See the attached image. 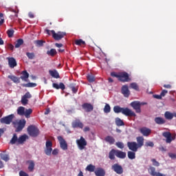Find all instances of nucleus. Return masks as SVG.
I'll list each match as a JSON object with an SVG mask.
<instances>
[{"instance_id":"nucleus-16","label":"nucleus","mask_w":176,"mask_h":176,"mask_svg":"<svg viewBox=\"0 0 176 176\" xmlns=\"http://www.w3.org/2000/svg\"><path fill=\"white\" fill-rule=\"evenodd\" d=\"M140 131L144 137H148L152 133V131L149 128L142 127L140 129Z\"/></svg>"},{"instance_id":"nucleus-13","label":"nucleus","mask_w":176,"mask_h":176,"mask_svg":"<svg viewBox=\"0 0 176 176\" xmlns=\"http://www.w3.org/2000/svg\"><path fill=\"white\" fill-rule=\"evenodd\" d=\"M25 123H27L25 120H24V119L20 120L19 122H18V126H17L15 131L16 133L21 131L23 130V127H25Z\"/></svg>"},{"instance_id":"nucleus-27","label":"nucleus","mask_w":176,"mask_h":176,"mask_svg":"<svg viewBox=\"0 0 176 176\" xmlns=\"http://www.w3.org/2000/svg\"><path fill=\"white\" fill-rule=\"evenodd\" d=\"M154 122L157 124H164V123H166V120H164V118H161V117H156L154 119Z\"/></svg>"},{"instance_id":"nucleus-2","label":"nucleus","mask_w":176,"mask_h":176,"mask_svg":"<svg viewBox=\"0 0 176 176\" xmlns=\"http://www.w3.org/2000/svg\"><path fill=\"white\" fill-rule=\"evenodd\" d=\"M113 111L115 113H122V115H125V116H133L135 117V113L134 111H131V109L126 107H120V106H115L113 107Z\"/></svg>"},{"instance_id":"nucleus-59","label":"nucleus","mask_w":176,"mask_h":176,"mask_svg":"<svg viewBox=\"0 0 176 176\" xmlns=\"http://www.w3.org/2000/svg\"><path fill=\"white\" fill-rule=\"evenodd\" d=\"M52 155H58V149L54 148V149L52 151Z\"/></svg>"},{"instance_id":"nucleus-29","label":"nucleus","mask_w":176,"mask_h":176,"mask_svg":"<svg viewBox=\"0 0 176 176\" xmlns=\"http://www.w3.org/2000/svg\"><path fill=\"white\" fill-rule=\"evenodd\" d=\"M23 43L24 40H23V38H19L14 43V47H16V49H19V47H20V46Z\"/></svg>"},{"instance_id":"nucleus-52","label":"nucleus","mask_w":176,"mask_h":176,"mask_svg":"<svg viewBox=\"0 0 176 176\" xmlns=\"http://www.w3.org/2000/svg\"><path fill=\"white\" fill-rule=\"evenodd\" d=\"M145 146L148 147L150 146L151 148H153V146H155V144L153 143V142H146L145 143Z\"/></svg>"},{"instance_id":"nucleus-23","label":"nucleus","mask_w":176,"mask_h":176,"mask_svg":"<svg viewBox=\"0 0 176 176\" xmlns=\"http://www.w3.org/2000/svg\"><path fill=\"white\" fill-rule=\"evenodd\" d=\"M116 157H118V159H126V152L116 150Z\"/></svg>"},{"instance_id":"nucleus-63","label":"nucleus","mask_w":176,"mask_h":176,"mask_svg":"<svg viewBox=\"0 0 176 176\" xmlns=\"http://www.w3.org/2000/svg\"><path fill=\"white\" fill-rule=\"evenodd\" d=\"M164 87H165V89H171V85H164Z\"/></svg>"},{"instance_id":"nucleus-11","label":"nucleus","mask_w":176,"mask_h":176,"mask_svg":"<svg viewBox=\"0 0 176 176\" xmlns=\"http://www.w3.org/2000/svg\"><path fill=\"white\" fill-rule=\"evenodd\" d=\"M118 80L120 82H130L129 74L126 72L119 73Z\"/></svg>"},{"instance_id":"nucleus-8","label":"nucleus","mask_w":176,"mask_h":176,"mask_svg":"<svg viewBox=\"0 0 176 176\" xmlns=\"http://www.w3.org/2000/svg\"><path fill=\"white\" fill-rule=\"evenodd\" d=\"M145 103H140V101H133L131 103V107L135 109L136 113H141V105Z\"/></svg>"},{"instance_id":"nucleus-44","label":"nucleus","mask_w":176,"mask_h":176,"mask_svg":"<svg viewBox=\"0 0 176 176\" xmlns=\"http://www.w3.org/2000/svg\"><path fill=\"white\" fill-rule=\"evenodd\" d=\"M69 89H72V92L74 93V94H76V93H78V88H76V87H75V85H74V84H70V85H69Z\"/></svg>"},{"instance_id":"nucleus-47","label":"nucleus","mask_w":176,"mask_h":176,"mask_svg":"<svg viewBox=\"0 0 176 176\" xmlns=\"http://www.w3.org/2000/svg\"><path fill=\"white\" fill-rule=\"evenodd\" d=\"M14 34V30L13 29H9L7 31V35L8 38H12Z\"/></svg>"},{"instance_id":"nucleus-55","label":"nucleus","mask_w":176,"mask_h":176,"mask_svg":"<svg viewBox=\"0 0 176 176\" xmlns=\"http://www.w3.org/2000/svg\"><path fill=\"white\" fill-rule=\"evenodd\" d=\"M111 76H113V78H118V79H119V74H116L115 72L111 73Z\"/></svg>"},{"instance_id":"nucleus-17","label":"nucleus","mask_w":176,"mask_h":176,"mask_svg":"<svg viewBox=\"0 0 176 176\" xmlns=\"http://www.w3.org/2000/svg\"><path fill=\"white\" fill-rule=\"evenodd\" d=\"M21 77L19 78L23 82H28V78H30V74L27 72V70H24L21 73Z\"/></svg>"},{"instance_id":"nucleus-4","label":"nucleus","mask_w":176,"mask_h":176,"mask_svg":"<svg viewBox=\"0 0 176 176\" xmlns=\"http://www.w3.org/2000/svg\"><path fill=\"white\" fill-rule=\"evenodd\" d=\"M25 140H27L26 135H23L18 138L17 134L14 133L11 140L10 141V144L12 145H14V144H24Z\"/></svg>"},{"instance_id":"nucleus-18","label":"nucleus","mask_w":176,"mask_h":176,"mask_svg":"<svg viewBox=\"0 0 176 176\" xmlns=\"http://www.w3.org/2000/svg\"><path fill=\"white\" fill-rule=\"evenodd\" d=\"M8 65L10 68H14V67H17V62H16V59L13 57L9 58Z\"/></svg>"},{"instance_id":"nucleus-9","label":"nucleus","mask_w":176,"mask_h":176,"mask_svg":"<svg viewBox=\"0 0 176 176\" xmlns=\"http://www.w3.org/2000/svg\"><path fill=\"white\" fill-rule=\"evenodd\" d=\"M111 170L116 174H118V175H120L124 173L123 167L119 164H113L111 166Z\"/></svg>"},{"instance_id":"nucleus-24","label":"nucleus","mask_w":176,"mask_h":176,"mask_svg":"<svg viewBox=\"0 0 176 176\" xmlns=\"http://www.w3.org/2000/svg\"><path fill=\"white\" fill-rule=\"evenodd\" d=\"M27 163H28L29 164L28 167L29 171H30V173H32V171H34V168H35V162H34L33 160H28L27 161Z\"/></svg>"},{"instance_id":"nucleus-35","label":"nucleus","mask_w":176,"mask_h":176,"mask_svg":"<svg viewBox=\"0 0 176 176\" xmlns=\"http://www.w3.org/2000/svg\"><path fill=\"white\" fill-rule=\"evenodd\" d=\"M9 79H11L14 83H20V78L15 76H8Z\"/></svg>"},{"instance_id":"nucleus-26","label":"nucleus","mask_w":176,"mask_h":176,"mask_svg":"<svg viewBox=\"0 0 176 176\" xmlns=\"http://www.w3.org/2000/svg\"><path fill=\"white\" fill-rule=\"evenodd\" d=\"M104 141L108 142L110 145H113L115 144V138L111 135H108L104 138Z\"/></svg>"},{"instance_id":"nucleus-50","label":"nucleus","mask_w":176,"mask_h":176,"mask_svg":"<svg viewBox=\"0 0 176 176\" xmlns=\"http://www.w3.org/2000/svg\"><path fill=\"white\" fill-rule=\"evenodd\" d=\"M116 145L118 146V148H120V149H123V148H124V144L122 142H116Z\"/></svg>"},{"instance_id":"nucleus-45","label":"nucleus","mask_w":176,"mask_h":176,"mask_svg":"<svg viewBox=\"0 0 176 176\" xmlns=\"http://www.w3.org/2000/svg\"><path fill=\"white\" fill-rule=\"evenodd\" d=\"M26 56L29 60H34L35 58V54L34 52H27Z\"/></svg>"},{"instance_id":"nucleus-49","label":"nucleus","mask_w":176,"mask_h":176,"mask_svg":"<svg viewBox=\"0 0 176 176\" xmlns=\"http://www.w3.org/2000/svg\"><path fill=\"white\" fill-rule=\"evenodd\" d=\"M21 102L23 105H27L28 104V99L22 96Z\"/></svg>"},{"instance_id":"nucleus-64","label":"nucleus","mask_w":176,"mask_h":176,"mask_svg":"<svg viewBox=\"0 0 176 176\" xmlns=\"http://www.w3.org/2000/svg\"><path fill=\"white\" fill-rule=\"evenodd\" d=\"M155 176H166V175L158 172L156 173Z\"/></svg>"},{"instance_id":"nucleus-41","label":"nucleus","mask_w":176,"mask_h":176,"mask_svg":"<svg viewBox=\"0 0 176 176\" xmlns=\"http://www.w3.org/2000/svg\"><path fill=\"white\" fill-rule=\"evenodd\" d=\"M128 157L131 160H133V159H135V151H128Z\"/></svg>"},{"instance_id":"nucleus-38","label":"nucleus","mask_w":176,"mask_h":176,"mask_svg":"<svg viewBox=\"0 0 176 176\" xmlns=\"http://www.w3.org/2000/svg\"><path fill=\"white\" fill-rule=\"evenodd\" d=\"M0 157L2 160H4V162H9V155L5 154V153H0Z\"/></svg>"},{"instance_id":"nucleus-43","label":"nucleus","mask_w":176,"mask_h":176,"mask_svg":"<svg viewBox=\"0 0 176 176\" xmlns=\"http://www.w3.org/2000/svg\"><path fill=\"white\" fill-rule=\"evenodd\" d=\"M75 44L77 45V46H85V45H86V42L82 40V38H80L78 40L75 41Z\"/></svg>"},{"instance_id":"nucleus-6","label":"nucleus","mask_w":176,"mask_h":176,"mask_svg":"<svg viewBox=\"0 0 176 176\" xmlns=\"http://www.w3.org/2000/svg\"><path fill=\"white\" fill-rule=\"evenodd\" d=\"M14 118V115L10 114L6 117H3L0 119V123L2 124H10L12 122H13V119Z\"/></svg>"},{"instance_id":"nucleus-39","label":"nucleus","mask_w":176,"mask_h":176,"mask_svg":"<svg viewBox=\"0 0 176 176\" xmlns=\"http://www.w3.org/2000/svg\"><path fill=\"white\" fill-rule=\"evenodd\" d=\"M87 79L89 83H93V82H96V78L93 74H88L87 76Z\"/></svg>"},{"instance_id":"nucleus-12","label":"nucleus","mask_w":176,"mask_h":176,"mask_svg":"<svg viewBox=\"0 0 176 176\" xmlns=\"http://www.w3.org/2000/svg\"><path fill=\"white\" fill-rule=\"evenodd\" d=\"M162 135L166 138V142L167 144H171V141H174V140H175V135L172 136L171 133L170 132H164Z\"/></svg>"},{"instance_id":"nucleus-20","label":"nucleus","mask_w":176,"mask_h":176,"mask_svg":"<svg viewBox=\"0 0 176 176\" xmlns=\"http://www.w3.org/2000/svg\"><path fill=\"white\" fill-rule=\"evenodd\" d=\"M49 74L52 78H54L55 79L60 78V74H58V72H57L56 69L49 70Z\"/></svg>"},{"instance_id":"nucleus-25","label":"nucleus","mask_w":176,"mask_h":176,"mask_svg":"<svg viewBox=\"0 0 176 176\" xmlns=\"http://www.w3.org/2000/svg\"><path fill=\"white\" fill-rule=\"evenodd\" d=\"M115 156H116V150L113 148L109 153V159H110V160H115V159H116Z\"/></svg>"},{"instance_id":"nucleus-42","label":"nucleus","mask_w":176,"mask_h":176,"mask_svg":"<svg viewBox=\"0 0 176 176\" xmlns=\"http://www.w3.org/2000/svg\"><path fill=\"white\" fill-rule=\"evenodd\" d=\"M53 151V148L52 147H45L44 152L47 156H50L52 155V152Z\"/></svg>"},{"instance_id":"nucleus-7","label":"nucleus","mask_w":176,"mask_h":176,"mask_svg":"<svg viewBox=\"0 0 176 176\" xmlns=\"http://www.w3.org/2000/svg\"><path fill=\"white\" fill-rule=\"evenodd\" d=\"M76 144L80 151H83V149H85V148L87 145V142L86 141L85 138H83V136H81L80 140H76Z\"/></svg>"},{"instance_id":"nucleus-57","label":"nucleus","mask_w":176,"mask_h":176,"mask_svg":"<svg viewBox=\"0 0 176 176\" xmlns=\"http://www.w3.org/2000/svg\"><path fill=\"white\" fill-rule=\"evenodd\" d=\"M168 156L169 157H170V159H176V154H174L173 153H169Z\"/></svg>"},{"instance_id":"nucleus-30","label":"nucleus","mask_w":176,"mask_h":176,"mask_svg":"<svg viewBox=\"0 0 176 176\" xmlns=\"http://www.w3.org/2000/svg\"><path fill=\"white\" fill-rule=\"evenodd\" d=\"M86 171H89V173H94L96 171V166L93 164H89L85 168Z\"/></svg>"},{"instance_id":"nucleus-53","label":"nucleus","mask_w":176,"mask_h":176,"mask_svg":"<svg viewBox=\"0 0 176 176\" xmlns=\"http://www.w3.org/2000/svg\"><path fill=\"white\" fill-rule=\"evenodd\" d=\"M53 143L50 140H47L45 143V148H52Z\"/></svg>"},{"instance_id":"nucleus-21","label":"nucleus","mask_w":176,"mask_h":176,"mask_svg":"<svg viewBox=\"0 0 176 176\" xmlns=\"http://www.w3.org/2000/svg\"><path fill=\"white\" fill-rule=\"evenodd\" d=\"M52 87L54 89H56V90H58V89H60L61 90H65V85L63 82H60L59 85L54 82L52 84Z\"/></svg>"},{"instance_id":"nucleus-10","label":"nucleus","mask_w":176,"mask_h":176,"mask_svg":"<svg viewBox=\"0 0 176 176\" xmlns=\"http://www.w3.org/2000/svg\"><path fill=\"white\" fill-rule=\"evenodd\" d=\"M57 140L59 142L61 149H63V151H67V149H68V144H67V141H65L63 136H58Z\"/></svg>"},{"instance_id":"nucleus-33","label":"nucleus","mask_w":176,"mask_h":176,"mask_svg":"<svg viewBox=\"0 0 176 176\" xmlns=\"http://www.w3.org/2000/svg\"><path fill=\"white\" fill-rule=\"evenodd\" d=\"M31 113H32V109H28L25 110V113L23 114V116L27 118V119H29V118H31Z\"/></svg>"},{"instance_id":"nucleus-62","label":"nucleus","mask_w":176,"mask_h":176,"mask_svg":"<svg viewBox=\"0 0 176 176\" xmlns=\"http://www.w3.org/2000/svg\"><path fill=\"white\" fill-rule=\"evenodd\" d=\"M83 131H85V133H87V131H90V127L85 126L83 129Z\"/></svg>"},{"instance_id":"nucleus-36","label":"nucleus","mask_w":176,"mask_h":176,"mask_svg":"<svg viewBox=\"0 0 176 176\" xmlns=\"http://www.w3.org/2000/svg\"><path fill=\"white\" fill-rule=\"evenodd\" d=\"M47 54L52 57H54V56L57 54V51L55 49H51L50 50L47 51Z\"/></svg>"},{"instance_id":"nucleus-60","label":"nucleus","mask_w":176,"mask_h":176,"mask_svg":"<svg viewBox=\"0 0 176 176\" xmlns=\"http://www.w3.org/2000/svg\"><path fill=\"white\" fill-rule=\"evenodd\" d=\"M153 97L157 100H162V95H153Z\"/></svg>"},{"instance_id":"nucleus-22","label":"nucleus","mask_w":176,"mask_h":176,"mask_svg":"<svg viewBox=\"0 0 176 176\" xmlns=\"http://www.w3.org/2000/svg\"><path fill=\"white\" fill-rule=\"evenodd\" d=\"M72 126L74 128L78 127L79 129H83V123L80 120H76L72 123Z\"/></svg>"},{"instance_id":"nucleus-46","label":"nucleus","mask_w":176,"mask_h":176,"mask_svg":"<svg viewBox=\"0 0 176 176\" xmlns=\"http://www.w3.org/2000/svg\"><path fill=\"white\" fill-rule=\"evenodd\" d=\"M34 43L36 46H38V47H41V46H43V43H45V41L42 40H37L34 41Z\"/></svg>"},{"instance_id":"nucleus-56","label":"nucleus","mask_w":176,"mask_h":176,"mask_svg":"<svg viewBox=\"0 0 176 176\" xmlns=\"http://www.w3.org/2000/svg\"><path fill=\"white\" fill-rule=\"evenodd\" d=\"M23 97H24L25 98L28 99V98H31L32 97V95H31V94H30V92H27V93L23 96Z\"/></svg>"},{"instance_id":"nucleus-5","label":"nucleus","mask_w":176,"mask_h":176,"mask_svg":"<svg viewBox=\"0 0 176 176\" xmlns=\"http://www.w3.org/2000/svg\"><path fill=\"white\" fill-rule=\"evenodd\" d=\"M28 131L31 137H38L39 135V129L33 125L28 127Z\"/></svg>"},{"instance_id":"nucleus-31","label":"nucleus","mask_w":176,"mask_h":176,"mask_svg":"<svg viewBox=\"0 0 176 176\" xmlns=\"http://www.w3.org/2000/svg\"><path fill=\"white\" fill-rule=\"evenodd\" d=\"M25 111V108L24 107H19L17 109V113L19 116H24V113Z\"/></svg>"},{"instance_id":"nucleus-19","label":"nucleus","mask_w":176,"mask_h":176,"mask_svg":"<svg viewBox=\"0 0 176 176\" xmlns=\"http://www.w3.org/2000/svg\"><path fill=\"white\" fill-rule=\"evenodd\" d=\"M94 174L96 176H105V170L102 168H97L94 171Z\"/></svg>"},{"instance_id":"nucleus-32","label":"nucleus","mask_w":176,"mask_h":176,"mask_svg":"<svg viewBox=\"0 0 176 176\" xmlns=\"http://www.w3.org/2000/svg\"><path fill=\"white\" fill-rule=\"evenodd\" d=\"M148 173L150 175L155 176V175L157 173V172H156V168L150 166L148 168Z\"/></svg>"},{"instance_id":"nucleus-40","label":"nucleus","mask_w":176,"mask_h":176,"mask_svg":"<svg viewBox=\"0 0 176 176\" xmlns=\"http://www.w3.org/2000/svg\"><path fill=\"white\" fill-rule=\"evenodd\" d=\"M130 87H131V89H133V90H135L136 91H140V87L136 82L131 83Z\"/></svg>"},{"instance_id":"nucleus-37","label":"nucleus","mask_w":176,"mask_h":176,"mask_svg":"<svg viewBox=\"0 0 176 176\" xmlns=\"http://www.w3.org/2000/svg\"><path fill=\"white\" fill-rule=\"evenodd\" d=\"M22 87H36V83L28 82L26 84H21Z\"/></svg>"},{"instance_id":"nucleus-3","label":"nucleus","mask_w":176,"mask_h":176,"mask_svg":"<svg viewBox=\"0 0 176 176\" xmlns=\"http://www.w3.org/2000/svg\"><path fill=\"white\" fill-rule=\"evenodd\" d=\"M45 32H47V35H52V38H54L55 41H61V39H63V38L67 35V33L64 32H58L56 33L54 30L50 31L48 29L45 30Z\"/></svg>"},{"instance_id":"nucleus-54","label":"nucleus","mask_w":176,"mask_h":176,"mask_svg":"<svg viewBox=\"0 0 176 176\" xmlns=\"http://www.w3.org/2000/svg\"><path fill=\"white\" fill-rule=\"evenodd\" d=\"M167 93H168V91L163 89L160 94L161 97H164L167 94Z\"/></svg>"},{"instance_id":"nucleus-58","label":"nucleus","mask_w":176,"mask_h":176,"mask_svg":"<svg viewBox=\"0 0 176 176\" xmlns=\"http://www.w3.org/2000/svg\"><path fill=\"white\" fill-rule=\"evenodd\" d=\"M19 176H29L27 173L23 171V170H21L19 172Z\"/></svg>"},{"instance_id":"nucleus-51","label":"nucleus","mask_w":176,"mask_h":176,"mask_svg":"<svg viewBox=\"0 0 176 176\" xmlns=\"http://www.w3.org/2000/svg\"><path fill=\"white\" fill-rule=\"evenodd\" d=\"M151 162L153 163V166H155V167H159V166H160V163L156 161V159H152Z\"/></svg>"},{"instance_id":"nucleus-48","label":"nucleus","mask_w":176,"mask_h":176,"mask_svg":"<svg viewBox=\"0 0 176 176\" xmlns=\"http://www.w3.org/2000/svg\"><path fill=\"white\" fill-rule=\"evenodd\" d=\"M104 113H109L111 112V106L109 104H106L104 108Z\"/></svg>"},{"instance_id":"nucleus-34","label":"nucleus","mask_w":176,"mask_h":176,"mask_svg":"<svg viewBox=\"0 0 176 176\" xmlns=\"http://www.w3.org/2000/svg\"><path fill=\"white\" fill-rule=\"evenodd\" d=\"M116 124L118 127H120L121 126H124V122L120 118H116Z\"/></svg>"},{"instance_id":"nucleus-28","label":"nucleus","mask_w":176,"mask_h":176,"mask_svg":"<svg viewBox=\"0 0 176 176\" xmlns=\"http://www.w3.org/2000/svg\"><path fill=\"white\" fill-rule=\"evenodd\" d=\"M164 118L166 119V120H173V118H174L173 113H172L170 111H166L164 113Z\"/></svg>"},{"instance_id":"nucleus-1","label":"nucleus","mask_w":176,"mask_h":176,"mask_svg":"<svg viewBox=\"0 0 176 176\" xmlns=\"http://www.w3.org/2000/svg\"><path fill=\"white\" fill-rule=\"evenodd\" d=\"M137 142H128L127 146L130 151L133 152H137L140 148L144 146V137L139 136L136 138Z\"/></svg>"},{"instance_id":"nucleus-14","label":"nucleus","mask_w":176,"mask_h":176,"mask_svg":"<svg viewBox=\"0 0 176 176\" xmlns=\"http://www.w3.org/2000/svg\"><path fill=\"white\" fill-rule=\"evenodd\" d=\"M121 93L123 94L124 97L128 98L130 96V90H129V86L123 85L121 88Z\"/></svg>"},{"instance_id":"nucleus-61","label":"nucleus","mask_w":176,"mask_h":176,"mask_svg":"<svg viewBox=\"0 0 176 176\" xmlns=\"http://www.w3.org/2000/svg\"><path fill=\"white\" fill-rule=\"evenodd\" d=\"M8 49H9V50H13V49H14V46L12 44H8Z\"/></svg>"},{"instance_id":"nucleus-15","label":"nucleus","mask_w":176,"mask_h":176,"mask_svg":"<svg viewBox=\"0 0 176 176\" xmlns=\"http://www.w3.org/2000/svg\"><path fill=\"white\" fill-rule=\"evenodd\" d=\"M82 108L85 109V112H91L94 109V107L91 104L86 102L82 104Z\"/></svg>"}]
</instances>
